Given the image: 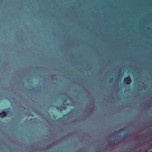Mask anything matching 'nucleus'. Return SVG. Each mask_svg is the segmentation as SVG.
Here are the masks:
<instances>
[{
  "instance_id": "obj_1",
  "label": "nucleus",
  "mask_w": 152,
  "mask_h": 152,
  "mask_svg": "<svg viewBox=\"0 0 152 152\" xmlns=\"http://www.w3.org/2000/svg\"><path fill=\"white\" fill-rule=\"evenodd\" d=\"M124 83L127 85H129L132 82L131 79L129 76L124 78Z\"/></svg>"
},
{
  "instance_id": "obj_2",
  "label": "nucleus",
  "mask_w": 152,
  "mask_h": 152,
  "mask_svg": "<svg viewBox=\"0 0 152 152\" xmlns=\"http://www.w3.org/2000/svg\"><path fill=\"white\" fill-rule=\"evenodd\" d=\"M7 114V113L6 112L3 111L0 113V116L2 118L4 116H6Z\"/></svg>"
},
{
  "instance_id": "obj_3",
  "label": "nucleus",
  "mask_w": 152,
  "mask_h": 152,
  "mask_svg": "<svg viewBox=\"0 0 152 152\" xmlns=\"http://www.w3.org/2000/svg\"><path fill=\"white\" fill-rule=\"evenodd\" d=\"M124 128H122V129H120L119 130H118L117 131H116V132L120 133L121 131H124Z\"/></svg>"
},
{
  "instance_id": "obj_4",
  "label": "nucleus",
  "mask_w": 152,
  "mask_h": 152,
  "mask_svg": "<svg viewBox=\"0 0 152 152\" xmlns=\"http://www.w3.org/2000/svg\"><path fill=\"white\" fill-rule=\"evenodd\" d=\"M144 152H151V151L150 152H149L148 151H145Z\"/></svg>"
},
{
  "instance_id": "obj_5",
  "label": "nucleus",
  "mask_w": 152,
  "mask_h": 152,
  "mask_svg": "<svg viewBox=\"0 0 152 152\" xmlns=\"http://www.w3.org/2000/svg\"><path fill=\"white\" fill-rule=\"evenodd\" d=\"M123 73H122L121 75V76H123Z\"/></svg>"
},
{
  "instance_id": "obj_6",
  "label": "nucleus",
  "mask_w": 152,
  "mask_h": 152,
  "mask_svg": "<svg viewBox=\"0 0 152 152\" xmlns=\"http://www.w3.org/2000/svg\"><path fill=\"white\" fill-rule=\"evenodd\" d=\"M60 108V107H58L57 108H58V109H59V108Z\"/></svg>"
},
{
  "instance_id": "obj_7",
  "label": "nucleus",
  "mask_w": 152,
  "mask_h": 152,
  "mask_svg": "<svg viewBox=\"0 0 152 152\" xmlns=\"http://www.w3.org/2000/svg\"><path fill=\"white\" fill-rule=\"evenodd\" d=\"M125 134H124V136H125Z\"/></svg>"
}]
</instances>
